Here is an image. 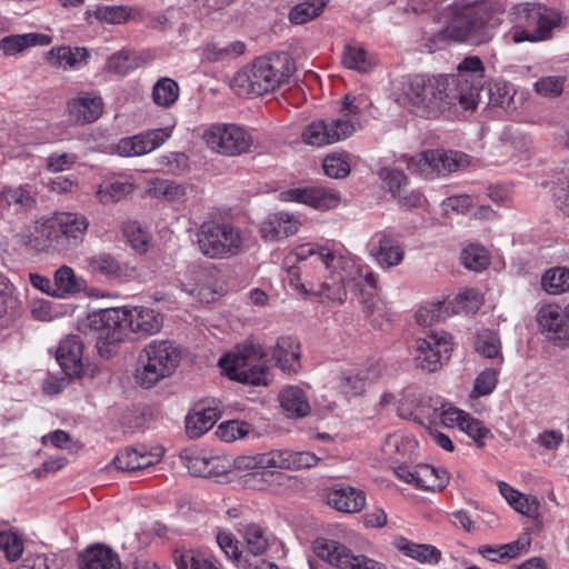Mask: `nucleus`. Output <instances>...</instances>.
Here are the masks:
<instances>
[{
	"instance_id": "1",
	"label": "nucleus",
	"mask_w": 569,
	"mask_h": 569,
	"mask_svg": "<svg viewBox=\"0 0 569 569\" xmlns=\"http://www.w3.org/2000/svg\"><path fill=\"white\" fill-rule=\"evenodd\" d=\"M485 66L479 57L465 58L456 74L409 77L402 87L401 102L423 118L458 110H473L483 89Z\"/></svg>"
},
{
	"instance_id": "2",
	"label": "nucleus",
	"mask_w": 569,
	"mask_h": 569,
	"mask_svg": "<svg viewBox=\"0 0 569 569\" xmlns=\"http://www.w3.org/2000/svg\"><path fill=\"white\" fill-rule=\"evenodd\" d=\"M506 11L501 0H458L445 11L442 38L456 42L481 44L492 37V29L502 22Z\"/></svg>"
},
{
	"instance_id": "3",
	"label": "nucleus",
	"mask_w": 569,
	"mask_h": 569,
	"mask_svg": "<svg viewBox=\"0 0 569 569\" xmlns=\"http://www.w3.org/2000/svg\"><path fill=\"white\" fill-rule=\"evenodd\" d=\"M87 322V326L100 332L99 338L109 343L147 338L159 332L162 327V319L159 315L146 307L102 310L89 316Z\"/></svg>"
},
{
	"instance_id": "4",
	"label": "nucleus",
	"mask_w": 569,
	"mask_h": 569,
	"mask_svg": "<svg viewBox=\"0 0 569 569\" xmlns=\"http://www.w3.org/2000/svg\"><path fill=\"white\" fill-rule=\"evenodd\" d=\"M292 72L293 66L287 54L260 57L237 72L232 86L239 94L260 97L279 88Z\"/></svg>"
},
{
	"instance_id": "5",
	"label": "nucleus",
	"mask_w": 569,
	"mask_h": 569,
	"mask_svg": "<svg viewBox=\"0 0 569 569\" xmlns=\"http://www.w3.org/2000/svg\"><path fill=\"white\" fill-rule=\"evenodd\" d=\"M196 246L206 258L231 259L249 248V233L231 222L207 221L196 232Z\"/></svg>"
},
{
	"instance_id": "6",
	"label": "nucleus",
	"mask_w": 569,
	"mask_h": 569,
	"mask_svg": "<svg viewBox=\"0 0 569 569\" xmlns=\"http://www.w3.org/2000/svg\"><path fill=\"white\" fill-rule=\"evenodd\" d=\"M510 20L522 30L512 34L516 43L523 41L538 42L552 37L553 32L562 29L565 18L562 13L541 3H520L509 13Z\"/></svg>"
},
{
	"instance_id": "7",
	"label": "nucleus",
	"mask_w": 569,
	"mask_h": 569,
	"mask_svg": "<svg viewBox=\"0 0 569 569\" xmlns=\"http://www.w3.org/2000/svg\"><path fill=\"white\" fill-rule=\"evenodd\" d=\"M268 353L260 345H246L234 353L219 360L220 367L230 379L252 386H268L270 370L267 366Z\"/></svg>"
},
{
	"instance_id": "8",
	"label": "nucleus",
	"mask_w": 569,
	"mask_h": 569,
	"mask_svg": "<svg viewBox=\"0 0 569 569\" xmlns=\"http://www.w3.org/2000/svg\"><path fill=\"white\" fill-rule=\"evenodd\" d=\"M88 218L80 212H54L38 228L44 246L57 251H69L84 240L89 228Z\"/></svg>"
},
{
	"instance_id": "9",
	"label": "nucleus",
	"mask_w": 569,
	"mask_h": 569,
	"mask_svg": "<svg viewBox=\"0 0 569 569\" xmlns=\"http://www.w3.org/2000/svg\"><path fill=\"white\" fill-rule=\"evenodd\" d=\"M139 361L136 379L141 387L151 388L176 371L180 351L171 341L152 340L142 349Z\"/></svg>"
},
{
	"instance_id": "10",
	"label": "nucleus",
	"mask_w": 569,
	"mask_h": 569,
	"mask_svg": "<svg viewBox=\"0 0 569 569\" xmlns=\"http://www.w3.org/2000/svg\"><path fill=\"white\" fill-rule=\"evenodd\" d=\"M207 146L223 156H240L251 151L254 143L250 130L234 123H214L202 136Z\"/></svg>"
},
{
	"instance_id": "11",
	"label": "nucleus",
	"mask_w": 569,
	"mask_h": 569,
	"mask_svg": "<svg viewBox=\"0 0 569 569\" xmlns=\"http://www.w3.org/2000/svg\"><path fill=\"white\" fill-rule=\"evenodd\" d=\"M469 164L467 154L458 151L427 150L422 151L408 161L407 168L412 173L432 179L438 176H446Z\"/></svg>"
},
{
	"instance_id": "12",
	"label": "nucleus",
	"mask_w": 569,
	"mask_h": 569,
	"mask_svg": "<svg viewBox=\"0 0 569 569\" xmlns=\"http://www.w3.org/2000/svg\"><path fill=\"white\" fill-rule=\"evenodd\" d=\"M315 555L338 569H386V567L363 555H353L343 543L318 538L312 543Z\"/></svg>"
},
{
	"instance_id": "13",
	"label": "nucleus",
	"mask_w": 569,
	"mask_h": 569,
	"mask_svg": "<svg viewBox=\"0 0 569 569\" xmlns=\"http://www.w3.org/2000/svg\"><path fill=\"white\" fill-rule=\"evenodd\" d=\"M452 346L451 336L448 332H429L416 341V366L428 372L439 370L450 358Z\"/></svg>"
},
{
	"instance_id": "14",
	"label": "nucleus",
	"mask_w": 569,
	"mask_h": 569,
	"mask_svg": "<svg viewBox=\"0 0 569 569\" xmlns=\"http://www.w3.org/2000/svg\"><path fill=\"white\" fill-rule=\"evenodd\" d=\"M353 122L346 119L317 120L301 132L303 143L312 147H323L348 139L355 133Z\"/></svg>"
},
{
	"instance_id": "15",
	"label": "nucleus",
	"mask_w": 569,
	"mask_h": 569,
	"mask_svg": "<svg viewBox=\"0 0 569 569\" xmlns=\"http://www.w3.org/2000/svg\"><path fill=\"white\" fill-rule=\"evenodd\" d=\"M367 250L376 263L385 269L399 266L405 258V248L401 242L383 231L371 236Z\"/></svg>"
},
{
	"instance_id": "16",
	"label": "nucleus",
	"mask_w": 569,
	"mask_h": 569,
	"mask_svg": "<svg viewBox=\"0 0 569 569\" xmlns=\"http://www.w3.org/2000/svg\"><path fill=\"white\" fill-rule=\"evenodd\" d=\"M171 128H160L123 138L117 143L116 150L122 157L142 156L159 148L171 137Z\"/></svg>"
},
{
	"instance_id": "17",
	"label": "nucleus",
	"mask_w": 569,
	"mask_h": 569,
	"mask_svg": "<svg viewBox=\"0 0 569 569\" xmlns=\"http://www.w3.org/2000/svg\"><path fill=\"white\" fill-rule=\"evenodd\" d=\"M83 264L90 273L113 281L124 282L134 277V268L107 252H99L84 258Z\"/></svg>"
},
{
	"instance_id": "18",
	"label": "nucleus",
	"mask_w": 569,
	"mask_h": 569,
	"mask_svg": "<svg viewBox=\"0 0 569 569\" xmlns=\"http://www.w3.org/2000/svg\"><path fill=\"white\" fill-rule=\"evenodd\" d=\"M36 188L30 183L3 187L0 191V219L36 208Z\"/></svg>"
},
{
	"instance_id": "19",
	"label": "nucleus",
	"mask_w": 569,
	"mask_h": 569,
	"mask_svg": "<svg viewBox=\"0 0 569 569\" xmlns=\"http://www.w3.org/2000/svg\"><path fill=\"white\" fill-rule=\"evenodd\" d=\"M537 320L541 332L549 341L558 346L569 342V323L561 307L557 305L542 307L538 312Z\"/></svg>"
},
{
	"instance_id": "20",
	"label": "nucleus",
	"mask_w": 569,
	"mask_h": 569,
	"mask_svg": "<svg viewBox=\"0 0 569 569\" xmlns=\"http://www.w3.org/2000/svg\"><path fill=\"white\" fill-rule=\"evenodd\" d=\"M283 201L303 203L318 210L336 208L340 201L339 192L323 187L293 188L281 192Z\"/></svg>"
},
{
	"instance_id": "21",
	"label": "nucleus",
	"mask_w": 569,
	"mask_h": 569,
	"mask_svg": "<svg viewBox=\"0 0 569 569\" xmlns=\"http://www.w3.org/2000/svg\"><path fill=\"white\" fill-rule=\"evenodd\" d=\"M221 412L213 401H199L186 417V431L190 438H199L209 431Z\"/></svg>"
},
{
	"instance_id": "22",
	"label": "nucleus",
	"mask_w": 569,
	"mask_h": 569,
	"mask_svg": "<svg viewBox=\"0 0 569 569\" xmlns=\"http://www.w3.org/2000/svg\"><path fill=\"white\" fill-rule=\"evenodd\" d=\"M300 227L299 219L289 212L268 214L260 223V234L267 241H277L295 234Z\"/></svg>"
},
{
	"instance_id": "23",
	"label": "nucleus",
	"mask_w": 569,
	"mask_h": 569,
	"mask_svg": "<svg viewBox=\"0 0 569 569\" xmlns=\"http://www.w3.org/2000/svg\"><path fill=\"white\" fill-rule=\"evenodd\" d=\"M82 353L83 342L78 336H68L60 342L56 358L67 376H81L83 371Z\"/></svg>"
},
{
	"instance_id": "24",
	"label": "nucleus",
	"mask_w": 569,
	"mask_h": 569,
	"mask_svg": "<svg viewBox=\"0 0 569 569\" xmlns=\"http://www.w3.org/2000/svg\"><path fill=\"white\" fill-rule=\"evenodd\" d=\"M380 375L381 371L378 365L351 369L341 373L339 388L349 397L360 396L380 377Z\"/></svg>"
},
{
	"instance_id": "25",
	"label": "nucleus",
	"mask_w": 569,
	"mask_h": 569,
	"mask_svg": "<svg viewBox=\"0 0 569 569\" xmlns=\"http://www.w3.org/2000/svg\"><path fill=\"white\" fill-rule=\"evenodd\" d=\"M101 97L92 93H81L68 101L69 118L73 123H91L102 114Z\"/></svg>"
},
{
	"instance_id": "26",
	"label": "nucleus",
	"mask_w": 569,
	"mask_h": 569,
	"mask_svg": "<svg viewBox=\"0 0 569 569\" xmlns=\"http://www.w3.org/2000/svg\"><path fill=\"white\" fill-rule=\"evenodd\" d=\"M271 359L283 372H297L300 369V345L297 339L280 337L272 348Z\"/></svg>"
},
{
	"instance_id": "27",
	"label": "nucleus",
	"mask_w": 569,
	"mask_h": 569,
	"mask_svg": "<svg viewBox=\"0 0 569 569\" xmlns=\"http://www.w3.org/2000/svg\"><path fill=\"white\" fill-rule=\"evenodd\" d=\"M79 562L80 569H121L118 553L103 545L87 548L80 555Z\"/></svg>"
},
{
	"instance_id": "28",
	"label": "nucleus",
	"mask_w": 569,
	"mask_h": 569,
	"mask_svg": "<svg viewBox=\"0 0 569 569\" xmlns=\"http://www.w3.org/2000/svg\"><path fill=\"white\" fill-rule=\"evenodd\" d=\"M89 52L86 48L61 46L52 48L47 53V61L54 68L80 69L86 66Z\"/></svg>"
},
{
	"instance_id": "29",
	"label": "nucleus",
	"mask_w": 569,
	"mask_h": 569,
	"mask_svg": "<svg viewBox=\"0 0 569 569\" xmlns=\"http://www.w3.org/2000/svg\"><path fill=\"white\" fill-rule=\"evenodd\" d=\"M399 416L420 425L432 423L437 420V410L415 396H405L398 407Z\"/></svg>"
},
{
	"instance_id": "30",
	"label": "nucleus",
	"mask_w": 569,
	"mask_h": 569,
	"mask_svg": "<svg viewBox=\"0 0 569 569\" xmlns=\"http://www.w3.org/2000/svg\"><path fill=\"white\" fill-rule=\"evenodd\" d=\"M133 191V184L121 176H106L97 190V197L102 204L121 201Z\"/></svg>"
},
{
	"instance_id": "31",
	"label": "nucleus",
	"mask_w": 569,
	"mask_h": 569,
	"mask_svg": "<svg viewBox=\"0 0 569 569\" xmlns=\"http://www.w3.org/2000/svg\"><path fill=\"white\" fill-rule=\"evenodd\" d=\"M381 177L383 179V186L395 198H398L403 206L418 207L421 204L422 198L419 193L407 194V177L402 171L383 170Z\"/></svg>"
},
{
	"instance_id": "32",
	"label": "nucleus",
	"mask_w": 569,
	"mask_h": 569,
	"mask_svg": "<svg viewBox=\"0 0 569 569\" xmlns=\"http://www.w3.org/2000/svg\"><path fill=\"white\" fill-rule=\"evenodd\" d=\"M86 288L83 278L76 274L69 266H61L53 274V290L51 296L64 298L81 292Z\"/></svg>"
},
{
	"instance_id": "33",
	"label": "nucleus",
	"mask_w": 569,
	"mask_h": 569,
	"mask_svg": "<svg viewBox=\"0 0 569 569\" xmlns=\"http://www.w3.org/2000/svg\"><path fill=\"white\" fill-rule=\"evenodd\" d=\"M51 41L52 38L44 33L31 32L8 36L0 41V50H2L6 56H14L30 47L48 46Z\"/></svg>"
},
{
	"instance_id": "34",
	"label": "nucleus",
	"mask_w": 569,
	"mask_h": 569,
	"mask_svg": "<svg viewBox=\"0 0 569 569\" xmlns=\"http://www.w3.org/2000/svg\"><path fill=\"white\" fill-rule=\"evenodd\" d=\"M328 503L338 511L358 512L365 503V495L351 487L335 489L328 495Z\"/></svg>"
},
{
	"instance_id": "35",
	"label": "nucleus",
	"mask_w": 569,
	"mask_h": 569,
	"mask_svg": "<svg viewBox=\"0 0 569 569\" xmlns=\"http://www.w3.org/2000/svg\"><path fill=\"white\" fill-rule=\"evenodd\" d=\"M274 462L278 469H303L315 467L319 458L310 451L293 452L278 449L274 450Z\"/></svg>"
},
{
	"instance_id": "36",
	"label": "nucleus",
	"mask_w": 569,
	"mask_h": 569,
	"mask_svg": "<svg viewBox=\"0 0 569 569\" xmlns=\"http://www.w3.org/2000/svg\"><path fill=\"white\" fill-rule=\"evenodd\" d=\"M281 407L290 417L302 418L309 415L310 405L305 392L298 387H288L279 396Z\"/></svg>"
},
{
	"instance_id": "37",
	"label": "nucleus",
	"mask_w": 569,
	"mask_h": 569,
	"mask_svg": "<svg viewBox=\"0 0 569 569\" xmlns=\"http://www.w3.org/2000/svg\"><path fill=\"white\" fill-rule=\"evenodd\" d=\"M396 547L407 557L422 563H437L441 558V552L436 547L415 543L406 538H399L396 541Z\"/></svg>"
},
{
	"instance_id": "38",
	"label": "nucleus",
	"mask_w": 569,
	"mask_h": 569,
	"mask_svg": "<svg viewBox=\"0 0 569 569\" xmlns=\"http://www.w3.org/2000/svg\"><path fill=\"white\" fill-rule=\"evenodd\" d=\"M347 284L345 278L340 276L337 279H332L331 282H321L319 284H311L309 289L302 286L306 293L317 296L321 299H328L333 302L342 305L347 299Z\"/></svg>"
},
{
	"instance_id": "39",
	"label": "nucleus",
	"mask_w": 569,
	"mask_h": 569,
	"mask_svg": "<svg viewBox=\"0 0 569 569\" xmlns=\"http://www.w3.org/2000/svg\"><path fill=\"white\" fill-rule=\"evenodd\" d=\"M131 14L130 8L126 6L100 4L87 10V19L94 18L98 21L120 24L124 23Z\"/></svg>"
},
{
	"instance_id": "40",
	"label": "nucleus",
	"mask_w": 569,
	"mask_h": 569,
	"mask_svg": "<svg viewBox=\"0 0 569 569\" xmlns=\"http://www.w3.org/2000/svg\"><path fill=\"white\" fill-rule=\"evenodd\" d=\"M113 463L118 470L136 471L151 466L153 461L150 456L134 448H126L113 458Z\"/></svg>"
},
{
	"instance_id": "41",
	"label": "nucleus",
	"mask_w": 569,
	"mask_h": 569,
	"mask_svg": "<svg viewBox=\"0 0 569 569\" xmlns=\"http://www.w3.org/2000/svg\"><path fill=\"white\" fill-rule=\"evenodd\" d=\"M476 350L486 358H498L499 363H502L503 361L500 338L498 333L492 330L482 329L478 332Z\"/></svg>"
},
{
	"instance_id": "42",
	"label": "nucleus",
	"mask_w": 569,
	"mask_h": 569,
	"mask_svg": "<svg viewBox=\"0 0 569 569\" xmlns=\"http://www.w3.org/2000/svg\"><path fill=\"white\" fill-rule=\"evenodd\" d=\"M460 260L465 268L479 272L490 264V254L481 244H469L461 251Z\"/></svg>"
},
{
	"instance_id": "43",
	"label": "nucleus",
	"mask_w": 569,
	"mask_h": 569,
	"mask_svg": "<svg viewBox=\"0 0 569 569\" xmlns=\"http://www.w3.org/2000/svg\"><path fill=\"white\" fill-rule=\"evenodd\" d=\"M328 0H307L295 6L289 13V19L295 24L307 23L319 17Z\"/></svg>"
},
{
	"instance_id": "44",
	"label": "nucleus",
	"mask_w": 569,
	"mask_h": 569,
	"mask_svg": "<svg viewBox=\"0 0 569 569\" xmlns=\"http://www.w3.org/2000/svg\"><path fill=\"white\" fill-rule=\"evenodd\" d=\"M416 473L418 478V488L427 490L441 489L448 481V476L445 470H437L429 465L416 466Z\"/></svg>"
},
{
	"instance_id": "45",
	"label": "nucleus",
	"mask_w": 569,
	"mask_h": 569,
	"mask_svg": "<svg viewBox=\"0 0 569 569\" xmlns=\"http://www.w3.org/2000/svg\"><path fill=\"white\" fill-rule=\"evenodd\" d=\"M179 98V86L171 78L159 79L152 89V99L157 106L170 107Z\"/></svg>"
},
{
	"instance_id": "46",
	"label": "nucleus",
	"mask_w": 569,
	"mask_h": 569,
	"mask_svg": "<svg viewBox=\"0 0 569 569\" xmlns=\"http://www.w3.org/2000/svg\"><path fill=\"white\" fill-rule=\"evenodd\" d=\"M174 562L178 569H219L206 555L196 550L177 551Z\"/></svg>"
},
{
	"instance_id": "47",
	"label": "nucleus",
	"mask_w": 569,
	"mask_h": 569,
	"mask_svg": "<svg viewBox=\"0 0 569 569\" xmlns=\"http://www.w3.org/2000/svg\"><path fill=\"white\" fill-rule=\"evenodd\" d=\"M342 63L359 72H369L372 69V63L368 58L367 51L357 44H347L342 54Z\"/></svg>"
},
{
	"instance_id": "48",
	"label": "nucleus",
	"mask_w": 569,
	"mask_h": 569,
	"mask_svg": "<svg viewBox=\"0 0 569 569\" xmlns=\"http://www.w3.org/2000/svg\"><path fill=\"white\" fill-rule=\"evenodd\" d=\"M542 288L550 295H559L569 289V270L567 268H552L541 279Z\"/></svg>"
},
{
	"instance_id": "49",
	"label": "nucleus",
	"mask_w": 569,
	"mask_h": 569,
	"mask_svg": "<svg viewBox=\"0 0 569 569\" xmlns=\"http://www.w3.org/2000/svg\"><path fill=\"white\" fill-rule=\"evenodd\" d=\"M231 462L232 468L238 470L276 468L274 450L254 456H240Z\"/></svg>"
},
{
	"instance_id": "50",
	"label": "nucleus",
	"mask_w": 569,
	"mask_h": 569,
	"mask_svg": "<svg viewBox=\"0 0 569 569\" xmlns=\"http://www.w3.org/2000/svg\"><path fill=\"white\" fill-rule=\"evenodd\" d=\"M325 173L333 179H343L349 176L351 166L348 153H331L322 161Z\"/></svg>"
},
{
	"instance_id": "51",
	"label": "nucleus",
	"mask_w": 569,
	"mask_h": 569,
	"mask_svg": "<svg viewBox=\"0 0 569 569\" xmlns=\"http://www.w3.org/2000/svg\"><path fill=\"white\" fill-rule=\"evenodd\" d=\"M246 46L241 41L231 42L224 47L216 43L208 44L203 50V57L210 62L222 61L227 58H236L244 52Z\"/></svg>"
},
{
	"instance_id": "52",
	"label": "nucleus",
	"mask_w": 569,
	"mask_h": 569,
	"mask_svg": "<svg viewBox=\"0 0 569 569\" xmlns=\"http://www.w3.org/2000/svg\"><path fill=\"white\" fill-rule=\"evenodd\" d=\"M448 315L445 303L440 301L427 302L416 312V320L421 327H429Z\"/></svg>"
},
{
	"instance_id": "53",
	"label": "nucleus",
	"mask_w": 569,
	"mask_h": 569,
	"mask_svg": "<svg viewBox=\"0 0 569 569\" xmlns=\"http://www.w3.org/2000/svg\"><path fill=\"white\" fill-rule=\"evenodd\" d=\"M366 102L363 96H351L346 94L341 101V114L336 119H346L352 121L355 126V132L360 128L359 116L361 109Z\"/></svg>"
},
{
	"instance_id": "54",
	"label": "nucleus",
	"mask_w": 569,
	"mask_h": 569,
	"mask_svg": "<svg viewBox=\"0 0 569 569\" xmlns=\"http://www.w3.org/2000/svg\"><path fill=\"white\" fill-rule=\"evenodd\" d=\"M122 232L128 242L139 253H144L148 249L149 234L142 230L137 221H127L122 226Z\"/></svg>"
},
{
	"instance_id": "55",
	"label": "nucleus",
	"mask_w": 569,
	"mask_h": 569,
	"mask_svg": "<svg viewBox=\"0 0 569 569\" xmlns=\"http://www.w3.org/2000/svg\"><path fill=\"white\" fill-rule=\"evenodd\" d=\"M513 88L503 81H496L489 84V103L493 107L509 109L513 99Z\"/></svg>"
},
{
	"instance_id": "56",
	"label": "nucleus",
	"mask_w": 569,
	"mask_h": 569,
	"mask_svg": "<svg viewBox=\"0 0 569 569\" xmlns=\"http://www.w3.org/2000/svg\"><path fill=\"white\" fill-rule=\"evenodd\" d=\"M498 375L499 369L497 368L486 369L481 371L475 380L473 389L470 393V397L479 398L490 395L497 386Z\"/></svg>"
},
{
	"instance_id": "57",
	"label": "nucleus",
	"mask_w": 569,
	"mask_h": 569,
	"mask_svg": "<svg viewBox=\"0 0 569 569\" xmlns=\"http://www.w3.org/2000/svg\"><path fill=\"white\" fill-rule=\"evenodd\" d=\"M250 431V426L244 421L229 420L220 423L216 430L218 438L226 442H232L243 438Z\"/></svg>"
},
{
	"instance_id": "58",
	"label": "nucleus",
	"mask_w": 569,
	"mask_h": 569,
	"mask_svg": "<svg viewBox=\"0 0 569 569\" xmlns=\"http://www.w3.org/2000/svg\"><path fill=\"white\" fill-rule=\"evenodd\" d=\"M459 429L473 439L480 448L485 446L483 439L490 435V429L487 428L482 421L473 418L468 412L460 422Z\"/></svg>"
},
{
	"instance_id": "59",
	"label": "nucleus",
	"mask_w": 569,
	"mask_h": 569,
	"mask_svg": "<svg viewBox=\"0 0 569 569\" xmlns=\"http://www.w3.org/2000/svg\"><path fill=\"white\" fill-rule=\"evenodd\" d=\"M152 193L157 198H163L168 201H179L187 196V189L170 180H158L154 182Z\"/></svg>"
},
{
	"instance_id": "60",
	"label": "nucleus",
	"mask_w": 569,
	"mask_h": 569,
	"mask_svg": "<svg viewBox=\"0 0 569 569\" xmlns=\"http://www.w3.org/2000/svg\"><path fill=\"white\" fill-rule=\"evenodd\" d=\"M566 78L557 76L542 77L533 84L535 91L546 98L559 97L563 91Z\"/></svg>"
},
{
	"instance_id": "61",
	"label": "nucleus",
	"mask_w": 569,
	"mask_h": 569,
	"mask_svg": "<svg viewBox=\"0 0 569 569\" xmlns=\"http://www.w3.org/2000/svg\"><path fill=\"white\" fill-rule=\"evenodd\" d=\"M0 550L8 560L16 561L23 552L22 539L12 531H0Z\"/></svg>"
},
{
	"instance_id": "62",
	"label": "nucleus",
	"mask_w": 569,
	"mask_h": 569,
	"mask_svg": "<svg viewBox=\"0 0 569 569\" xmlns=\"http://www.w3.org/2000/svg\"><path fill=\"white\" fill-rule=\"evenodd\" d=\"M244 539L249 551L252 555H261L268 548V539L264 536L263 530L257 525H249L244 529Z\"/></svg>"
},
{
	"instance_id": "63",
	"label": "nucleus",
	"mask_w": 569,
	"mask_h": 569,
	"mask_svg": "<svg viewBox=\"0 0 569 569\" xmlns=\"http://www.w3.org/2000/svg\"><path fill=\"white\" fill-rule=\"evenodd\" d=\"M482 302V295L476 289H465L456 297L457 307L467 313L477 312Z\"/></svg>"
},
{
	"instance_id": "64",
	"label": "nucleus",
	"mask_w": 569,
	"mask_h": 569,
	"mask_svg": "<svg viewBox=\"0 0 569 569\" xmlns=\"http://www.w3.org/2000/svg\"><path fill=\"white\" fill-rule=\"evenodd\" d=\"M17 569H60V563L53 556L33 555L27 557Z\"/></svg>"
}]
</instances>
